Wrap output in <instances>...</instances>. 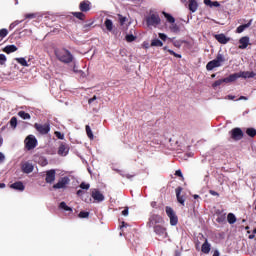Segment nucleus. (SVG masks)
I'll return each instance as SVG.
<instances>
[{
    "label": "nucleus",
    "mask_w": 256,
    "mask_h": 256,
    "mask_svg": "<svg viewBox=\"0 0 256 256\" xmlns=\"http://www.w3.org/2000/svg\"><path fill=\"white\" fill-rule=\"evenodd\" d=\"M55 55L62 63H71L73 61V54L67 49L55 50Z\"/></svg>",
    "instance_id": "1"
},
{
    "label": "nucleus",
    "mask_w": 256,
    "mask_h": 256,
    "mask_svg": "<svg viewBox=\"0 0 256 256\" xmlns=\"http://www.w3.org/2000/svg\"><path fill=\"white\" fill-rule=\"evenodd\" d=\"M225 61V56L221 53H218L214 60H211L207 63L206 69L207 71H213V69H217V67H222L223 62Z\"/></svg>",
    "instance_id": "2"
},
{
    "label": "nucleus",
    "mask_w": 256,
    "mask_h": 256,
    "mask_svg": "<svg viewBox=\"0 0 256 256\" xmlns=\"http://www.w3.org/2000/svg\"><path fill=\"white\" fill-rule=\"evenodd\" d=\"M146 23L148 27H157L158 25H161V18L157 12H150L146 17Z\"/></svg>",
    "instance_id": "3"
},
{
    "label": "nucleus",
    "mask_w": 256,
    "mask_h": 256,
    "mask_svg": "<svg viewBox=\"0 0 256 256\" xmlns=\"http://www.w3.org/2000/svg\"><path fill=\"white\" fill-rule=\"evenodd\" d=\"M165 211H166L167 217H169L170 219V225H172V227H175V225L179 223V218L177 217V214H175V211L173 210V208L169 206L166 207Z\"/></svg>",
    "instance_id": "4"
},
{
    "label": "nucleus",
    "mask_w": 256,
    "mask_h": 256,
    "mask_svg": "<svg viewBox=\"0 0 256 256\" xmlns=\"http://www.w3.org/2000/svg\"><path fill=\"white\" fill-rule=\"evenodd\" d=\"M24 143L27 151H31L37 147V138H35L33 135H29L24 140Z\"/></svg>",
    "instance_id": "5"
},
{
    "label": "nucleus",
    "mask_w": 256,
    "mask_h": 256,
    "mask_svg": "<svg viewBox=\"0 0 256 256\" xmlns=\"http://www.w3.org/2000/svg\"><path fill=\"white\" fill-rule=\"evenodd\" d=\"M154 233H156L157 237L160 239H167V229L161 225L154 226Z\"/></svg>",
    "instance_id": "6"
},
{
    "label": "nucleus",
    "mask_w": 256,
    "mask_h": 256,
    "mask_svg": "<svg viewBox=\"0 0 256 256\" xmlns=\"http://www.w3.org/2000/svg\"><path fill=\"white\" fill-rule=\"evenodd\" d=\"M35 129L40 133L41 135H47L51 131V126L49 124H34Z\"/></svg>",
    "instance_id": "7"
},
{
    "label": "nucleus",
    "mask_w": 256,
    "mask_h": 256,
    "mask_svg": "<svg viewBox=\"0 0 256 256\" xmlns=\"http://www.w3.org/2000/svg\"><path fill=\"white\" fill-rule=\"evenodd\" d=\"M230 136L234 141H241L243 139V130L241 128H234L230 131Z\"/></svg>",
    "instance_id": "8"
},
{
    "label": "nucleus",
    "mask_w": 256,
    "mask_h": 256,
    "mask_svg": "<svg viewBox=\"0 0 256 256\" xmlns=\"http://www.w3.org/2000/svg\"><path fill=\"white\" fill-rule=\"evenodd\" d=\"M157 223H163V217L153 214L150 216L147 225L148 227H154V225H157Z\"/></svg>",
    "instance_id": "9"
},
{
    "label": "nucleus",
    "mask_w": 256,
    "mask_h": 256,
    "mask_svg": "<svg viewBox=\"0 0 256 256\" xmlns=\"http://www.w3.org/2000/svg\"><path fill=\"white\" fill-rule=\"evenodd\" d=\"M69 181V177H63L53 185V189H65L69 185Z\"/></svg>",
    "instance_id": "10"
},
{
    "label": "nucleus",
    "mask_w": 256,
    "mask_h": 256,
    "mask_svg": "<svg viewBox=\"0 0 256 256\" xmlns=\"http://www.w3.org/2000/svg\"><path fill=\"white\" fill-rule=\"evenodd\" d=\"M91 196L96 203H102V201H105V196L97 189L92 190Z\"/></svg>",
    "instance_id": "11"
},
{
    "label": "nucleus",
    "mask_w": 256,
    "mask_h": 256,
    "mask_svg": "<svg viewBox=\"0 0 256 256\" xmlns=\"http://www.w3.org/2000/svg\"><path fill=\"white\" fill-rule=\"evenodd\" d=\"M250 39L248 36H244L239 39V46L240 49H247L249 47Z\"/></svg>",
    "instance_id": "12"
},
{
    "label": "nucleus",
    "mask_w": 256,
    "mask_h": 256,
    "mask_svg": "<svg viewBox=\"0 0 256 256\" xmlns=\"http://www.w3.org/2000/svg\"><path fill=\"white\" fill-rule=\"evenodd\" d=\"M69 154V146L65 144H61L58 148V155H61V157H67Z\"/></svg>",
    "instance_id": "13"
},
{
    "label": "nucleus",
    "mask_w": 256,
    "mask_h": 256,
    "mask_svg": "<svg viewBox=\"0 0 256 256\" xmlns=\"http://www.w3.org/2000/svg\"><path fill=\"white\" fill-rule=\"evenodd\" d=\"M188 9L191 13H195L199 9V4L197 0H188Z\"/></svg>",
    "instance_id": "14"
},
{
    "label": "nucleus",
    "mask_w": 256,
    "mask_h": 256,
    "mask_svg": "<svg viewBox=\"0 0 256 256\" xmlns=\"http://www.w3.org/2000/svg\"><path fill=\"white\" fill-rule=\"evenodd\" d=\"M33 169H35V167L33 166V164H31L30 162H25L23 165H22V171L23 173H33Z\"/></svg>",
    "instance_id": "15"
},
{
    "label": "nucleus",
    "mask_w": 256,
    "mask_h": 256,
    "mask_svg": "<svg viewBox=\"0 0 256 256\" xmlns=\"http://www.w3.org/2000/svg\"><path fill=\"white\" fill-rule=\"evenodd\" d=\"M46 183H53L55 181V170H48L46 172Z\"/></svg>",
    "instance_id": "16"
},
{
    "label": "nucleus",
    "mask_w": 256,
    "mask_h": 256,
    "mask_svg": "<svg viewBox=\"0 0 256 256\" xmlns=\"http://www.w3.org/2000/svg\"><path fill=\"white\" fill-rule=\"evenodd\" d=\"M215 39L218 41V43H221L222 45H227V43H229V38H227L225 34H217L215 35Z\"/></svg>",
    "instance_id": "17"
},
{
    "label": "nucleus",
    "mask_w": 256,
    "mask_h": 256,
    "mask_svg": "<svg viewBox=\"0 0 256 256\" xmlns=\"http://www.w3.org/2000/svg\"><path fill=\"white\" fill-rule=\"evenodd\" d=\"M104 26L106 27V30L109 33H113V29L115 28V25L113 24V20L106 18L104 21Z\"/></svg>",
    "instance_id": "18"
},
{
    "label": "nucleus",
    "mask_w": 256,
    "mask_h": 256,
    "mask_svg": "<svg viewBox=\"0 0 256 256\" xmlns=\"http://www.w3.org/2000/svg\"><path fill=\"white\" fill-rule=\"evenodd\" d=\"M10 188L15 191H25V185H23V182H15L10 185Z\"/></svg>",
    "instance_id": "19"
},
{
    "label": "nucleus",
    "mask_w": 256,
    "mask_h": 256,
    "mask_svg": "<svg viewBox=\"0 0 256 256\" xmlns=\"http://www.w3.org/2000/svg\"><path fill=\"white\" fill-rule=\"evenodd\" d=\"M181 191H183V188H181V187L176 188L177 201H178V203H180V205H185V198H183V196H181Z\"/></svg>",
    "instance_id": "20"
},
{
    "label": "nucleus",
    "mask_w": 256,
    "mask_h": 256,
    "mask_svg": "<svg viewBox=\"0 0 256 256\" xmlns=\"http://www.w3.org/2000/svg\"><path fill=\"white\" fill-rule=\"evenodd\" d=\"M238 75L240 78L242 77V79H253V77H255L254 72L249 71L239 72Z\"/></svg>",
    "instance_id": "21"
},
{
    "label": "nucleus",
    "mask_w": 256,
    "mask_h": 256,
    "mask_svg": "<svg viewBox=\"0 0 256 256\" xmlns=\"http://www.w3.org/2000/svg\"><path fill=\"white\" fill-rule=\"evenodd\" d=\"M252 24H253V20L251 19L247 24L240 25L236 29V33H243V31H245V29H249V27H251Z\"/></svg>",
    "instance_id": "22"
},
{
    "label": "nucleus",
    "mask_w": 256,
    "mask_h": 256,
    "mask_svg": "<svg viewBox=\"0 0 256 256\" xmlns=\"http://www.w3.org/2000/svg\"><path fill=\"white\" fill-rule=\"evenodd\" d=\"M239 73L231 74L229 77L224 78L225 83H233V81H237L239 79Z\"/></svg>",
    "instance_id": "23"
},
{
    "label": "nucleus",
    "mask_w": 256,
    "mask_h": 256,
    "mask_svg": "<svg viewBox=\"0 0 256 256\" xmlns=\"http://www.w3.org/2000/svg\"><path fill=\"white\" fill-rule=\"evenodd\" d=\"M201 251H202V253H206V254L211 251V244H209V241H207V239L202 244Z\"/></svg>",
    "instance_id": "24"
},
{
    "label": "nucleus",
    "mask_w": 256,
    "mask_h": 256,
    "mask_svg": "<svg viewBox=\"0 0 256 256\" xmlns=\"http://www.w3.org/2000/svg\"><path fill=\"white\" fill-rule=\"evenodd\" d=\"M15 51H17V46L15 45H8L4 48V53H15Z\"/></svg>",
    "instance_id": "25"
},
{
    "label": "nucleus",
    "mask_w": 256,
    "mask_h": 256,
    "mask_svg": "<svg viewBox=\"0 0 256 256\" xmlns=\"http://www.w3.org/2000/svg\"><path fill=\"white\" fill-rule=\"evenodd\" d=\"M89 5H90L89 1H83L80 4V11H84V12L89 11V9H91Z\"/></svg>",
    "instance_id": "26"
},
{
    "label": "nucleus",
    "mask_w": 256,
    "mask_h": 256,
    "mask_svg": "<svg viewBox=\"0 0 256 256\" xmlns=\"http://www.w3.org/2000/svg\"><path fill=\"white\" fill-rule=\"evenodd\" d=\"M227 220L230 225H233L234 223H236L237 217H235V214L229 213L227 216Z\"/></svg>",
    "instance_id": "27"
},
{
    "label": "nucleus",
    "mask_w": 256,
    "mask_h": 256,
    "mask_svg": "<svg viewBox=\"0 0 256 256\" xmlns=\"http://www.w3.org/2000/svg\"><path fill=\"white\" fill-rule=\"evenodd\" d=\"M151 47H163V42L159 39H153L151 42Z\"/></svg>",
    "instance_id": "28"
},
{
    "label": "nucleus",
    "mask_w": 256,
    "mask_h": 256,
    "mask_svg": "<svg viewBox=\"0 0 256 256\" xmlns=\"http://www.w3.org/2000/svg\"><path fill=\"white\" fill-rule=\"evenodd\" d=\"M16 61L19 65H22V67H29V63H27L25 58H16Z\"/></svg>",
    "instance_id": "29"
},
{
    "label": "nucleus",
    "mask_w": 256,
    "mask_h": 256,
    "mask_svg": "<svg viewBox=\"0 0 256 256\" xmlns=\"http://www.w3.org/2000/svg\"><path fill=\"white\" fill-rule=\"evenodd\" d=\"M86 133L89 139L93 140L95 136H93V131L91 130L90 125H86Z\"/></svg>",
    "instance_id": "30"
},
{
    "label": "nucleus",
    "mask_w": 256,
    "mask_h": 256,
    "mask_svg": "<svg viewBox=\"0 0 256 256\" xmlns=\"http://www.w3.org/2000/svg\"><path fill=\"white\" fill-rule=\"evenodd\" d=\"M18 115L21 117V119H31V115L25 111L18 112Z\"/></svg>",
    "instance_id": "31"
},
{
    "label": "nucleus",
    "mask_w": 256,
    "mask_h": 256,
    "mask_svg": "<svg viewBox=\"0 0 256 256\" xmlns=\"http://www.w3.org/2000/svg\"><path fill=\"white\" fill-rule=\"evenodd\" d=\"M59 208L63 209V211H70V212L73 211V209L71 207L67 206V203H65V202H61L59 205Z\"/></svg>",
    "instance_id": "32"
},
{
    "label": "nucleus",
    "mask_w": 256,
    "mask_h": 256,
    "mask_svg": "<svg viewBox=\"0 0 256 256\" xmlns=\"http://www.w3.org/2000/svg\"><path fill=\"white\" fill-rule=\"evenodd\" d=\"M246 135H247L248 137H255V135H256V129H255V128H248V129L246 130Z\"/></svg>",
    "instance_id": "33"
},
{
    "label": "nucleus",
    "mask_w": 256,
    "mask_h": 256,
    "mask_svg": "<svg viewBox=\"0 0 256 256\" xmlns=\"http://www.w3.org/2000/svg\"><path fill=\"white\" fill-rule=\"evenodd\" d=\"M164 17L167 19L168 23H175V18L167 12H163Z\"/></svg>",
    "instance_id": "34"
},
{
    "label": "nucleus",
    "mask_w": 256,
    "mask_h": 256,
    "mask_svg": "<svg viewBox=\"0 0 256 256\" xmlns=\"http://www.w3.org/2000/svg\"><path fill=\"white\" fill-rule=\"evenodd\" d=\"M170 31H172V33H179V26H177V24L171 23V25L169 26Z\"/></svg>",
    "instance_id": "35"
},
{
    "label": "nucleus",
    "mask_w": 256,
    "mask_h": 256,
    "mask_svg": "<svg viewBox=\"0 0 256 256\" xmlns=\"http://www.w3.org/2000/svg\"><path fill=\"white\" fill-rule=\"evenodd\" d=\"M223 83H225V78L224 79H219V80L215 81L212 84V87H213V89H216V87H219V86L223 85Z\"/></svg>",
    "instance_id": "36"
},
{
    "label": "nucleus",
    "mask_w": 256,
    "mask_h": 256,
    "mask_svg": "<svg viewBox=\"0 0 256 256\" xmlns=\"http://www.w3.org/2000/svg\"><path fill=\"white\" fill-rule=\"evenodd\" d=\"M9 35V30L3 28L0 30V39H5Z\"/></svg>",
    "instance_id": "37"
},
{
    "label": "nucleus",
    "mask_w": 256,
    "mask_h": 256,
    "mask_svg": "<svg viewBox=\"0 0 256 256\" xmlns=\"http://www.w3.org/2000/svg\"><path fill=\"white\" fill-rule=\"evenodd\" d=\"M10 125L13 129H16L17 128V117H12L10 119Z\"/></svg>",
    "instance_id": "38"
},
{
    "label": "nucleus",
    "mask_w": 256,
    "mask_h": 256,
    "mask_svg": "<svg viewBox=\"0 0 256 256\" xmlns=\"http://www.w3.org/2000/svg\"><path fill=\"white\" fill-rule=\"evenodd\" d=\"M118 19H119L120 25H125V23L127 22V17H124L121 14L118 15Z\"/></svg>",
    "instance_id": "39"
},
{
    "label": "nucleus",
    "mask_w": 256,
    "mask_h": 256,
    "mask_svg": "<svg viewBox=\"0 0 256 256\" xmlns=\"http://www.w3.org/2000/svg\"><path fill=\"white\" fill-rule=\"evenodd\" d=\"M135 39H137V37H135L133 34L126 35V41L128 43H132V41H135Z\"/></svg>",
    "instance_id": "40"
},
{
    "label": "nucleus",
    "mask_w": 256,
    "mask_h": 256,
    "mask_svg": "<svg viewBox=\"0 0 256 256\" xmlns=\"http://www.w3.org/2000/svg\"><path fill=\"white\" fill-rule=\"evenodd\" d=\"M73 15L80 20H83L85 18V14H83L82 12H74Z\"/></svg>",
    "instance_id": "41"
},
{
    "label": "nucleus",
    "mask_w": 256,
    "mask_h": 256,
    "mask_svg": "<svg viewBox=\"0 0 256 256\" xmlns=\"http://www.w3.org/2000/svg\"><path fill=\"white\" fill-rule=\"evenodd\" d=\"M78 217H80V219H87V217H89V212H80Z\"/></svg>",
    "instance_id": "42"
},
{
    "label": "nucleus",
    "mask_w": 256,
    "mask_h": 256,
    "mask_svg": "<svg viewBox=\"0 0 256 256\" xmlns=\"http://www.w3.org/2000/svg\"><path fill=\"white\" fill-rule=\"evenodd\" d=\"M7 57L4 54H0V65H5Z\"/></svg>",
    "instance_id": "43"
},
{
    "label": "nucleus",
    "mask_w": 256,
    "mask_h": 256,
    "mask_svg": "<svg viewBox=\"0 0 256 256\" xmlns=\"http://www.w3.org/2000/svg\"><path fill=\"white\" fill-rule=\"evenodd\" d=\"M55 136L57 137V139H61V140L65 139V135L59 131L55 132Z\"/></svg>",
    "instance_id": "44"
},
{
    "label": "nucleus",
    "mask_w": 256,
    "mask_h": 256,
    "mask_svg": "<svg viewBox=\"0 0 256 256\" xmlns=\"http://www.w3.org/2000/svg\"><path fill=\"white\" fill-rule=\"evenodd\" d=\"M168 53H170V55H173L174 57H177L178 59H181V54H177L171 49H168Z\"/></svg>",
    "instance_id": "45"
},
{
    "label": "nucleus",
    "mask_w": 256,
    "mask_h": 256,
    "mask_svg": "<svg viewBox=\"0 0 256 256\" xmlns=\"http://www.w3.org/2000/svg\"><path fill=\"white\" fill-rule=\"evenodd\" d=\"M158 37L162 40V41H167V36L165 33H159L158 34Z\"/></svg>",
    "instance_id": "46"
},
{
    "label": "nucleus",
    "mask_w": 256,
    "mask_h": 256,
    "mask_svg": "<svg viewBox=\"0 0 256 256\" xmlns=\"http://www.w3.org/2000/svg\"><path fill=\"white\" fill-rule=\"evenodd\" d=\"M80 187H81L82 189L88 190L89 187H91V185H89V184H87V183H85V182H82V183L80 184Z\"/></svg>",
    "instance_id": "47"
},
{
    "label": "nucleus",
    "mask_w": 256,
    "mask_h": 256,
    "mask_svg": "<svg viewBox=\"0 0 256 256\" xmlns=\"http://www.w3.org/2000/svg\"><path fill=\"white\" fill-rule=\"evenodd\" d=\"M220 6H221V4H219L218 1H214V2H212V4H210V7H220Z\"/></svg>",
    "instance_id": "48"
},
{
    "label": "nucleus",
    "mask_w": 256,
    "mask_h": 256,
    "mask_svg": "<svg viewBox=\"0 0 256 256\" xmlns=\"http://www.w3.org/2000/svg\"><path fill=\"white\" fill-rule=\"evenodd\" d=\"M122 215H124V217H127V215H129V208H126L122 211Z\"/></svg>",
    "instance_id": "49"
},
{
    "label": "nucleus",
    "mask_w": 256,
    "mask_h": 256,
    "mask_svg": "<svg viewBox=\"0 0 256 256\" xmlns=\"http://www.w3.org/2000/svg\"><path fill=\"white\" fill-rule=\"evenodd\" d=\"M94 101H97V96H93L88 100L89 105H91V103H93Z\"/></svg>",
    "instance_id": "50"
},
{
    "label": "nucleus",
    "mask_w": 256,
    "mask_h": 256,
    "mask_svg": "<svg viewBox=\"0 0 256 256\" xmlns=\"http://www.w3.org/2000/svg\"><path fill=\"white\" fill-rule=\"evenodd\" d=\"M212 3H213V1H211V0H204V5H207L208 7H211Z\"/></svg>",
    "instance_id": "51"
},
{
    "label": "nucleus",
    "mask_w": 256,
    "mask_h": 256,
    "mask_svg": "<svg viewBox=\"0 0 256 256\" xmlns=\"http://www.w3.org/2000/svg\"><path fill=\"white\" fill-rule=\"evenodd\" d=\"M73 71L74 73H80L81 75H83V71L77 69V66H74Z\"/></svg>",
    "instance_id": "52"
},
{
    "label": "nucleus",
    "mask_w": 256,
    "mask_h": 256,
    "mask_svg": "<svg viewBox=\"0 0 256 256\" xmlns=\"http://www.w3.org/2000/svg\"><path fill=\"white\" fill-rule=\"evenodd\" d=\"M17 25H19V23H17V22L11 23L9 26V29H15V27H17Z\"/></svg>",
    "instance_id": "53"
},
{
    "label": "nucleus",
    "mask_w": 256,
    "mask_h": 256,
    "mask_svg": "<svg viewBox=\"0 0 256 256\" xmlns=\"http://www.w3.org/2000/svg\"><path fill=\"white\" fill-rule=\"evenodd\" d=\"M3 161H5V154L0 152V163H3Z\"/></svg>",
    "instance_id": "54"
},
{
    "label": "nucleus",
    "mask_w": 256,
    "mask_h": 256,
    "mask_svg": "<svg viewBox=\"0 0 256 256\" xmlns=\"http://www.w3.org/2000/svg\"><path fill=\"white\" fill-rule=\"evenodd\" d=\"M175 175H177V177H183V172H181V170H177Z\"/></svg>",
    "instance_id": "55"
},
{
    "label": "nucleus",
    "mask_w": 256,
    "mask_h": 256,
    "mask_svg": "<svg viewBox=\"0 0 256 256\" xmlns=\"http://www.w3.org/2000/svg\"><path fill=\"white\" fill-rule=\"evenodd\" d=\"M35 17V14H27L26 19H33Z\"/></svg>",
    "instance_id": "56"
},
{
    "label": "nucleus",
    "mask_w": 256,
    "mask_h": 256,
    "mask_svg": "<svg viewBox=\"0 0 256 256\" xmlns=\"http://www.w3.org/2000/svg\"><path fill=\"white\" fill-rule=\"evenodd\" d=\"M226 99H230L231 101H233V99H235V96L228 95Z\"/></svg>",
    "instance_id": "57"
},
{
    "label": "nucleus",
    "mask_w": 256,
    "mask_h": 256,
    "mask_svg": "<svg viewBox=\"0 0 256 256\" xmlns=\"http://www.w3.org/2000/svg\"><path fill=\"white\" fill-rule=\"evenodd\" d=\"M247 99H248V98L245 97V96H241V97L239 98L240 101H242V100L247 101Z\"/></svg>",
    "instance_id": "58"
},
{
    "label": "nucleus",
    "mask_w": 256,
    "mask_h": 256,
    "mask_svg": "<svg viewBox=\"0 0 256 256\" xmlns=\"http://www.w3.org/2000/svg\"><path fill=\"white\" fill-rule=\"evenodd\" d=\"M2 145H3V136L0 135V147H2Z\"/></svg>",
    "instance_id": "59"
},
{
    "label": "nucleus",
    "mask_w": 256,
    "mask_h": 256,
    "mask_svg": "<svg viewBox=\"0 0 256 256\" xmlns=\"http://www.w3.org/2000/svg\"><path fill=\"white\" fill-rule=\"evenodd\" d=\"M210 194H211V195H219L217 192H215V191H213V190L210 191Z\"/></svg>",
    "instance_id": "60"
},
{
    "label": "nucleus",
    "mask_w": 256,
    "mask_h": 256,
    "mask_svg": "<svg viewBox=\"0 0 256 256\" xmlns=\"http://www.w3.org/2000/svg\"><path fill=\"white\" fill-rule=\"evenodd\" d=\"M0 189H5V183H0Z\"/></svg>",
    "instance_id": "61"
},
{
    "label": "nucleus",
    "mask_w": 256,
    "mask_h": 256,
    "mask_svg": "<svg viewBox=\"0 0 256 256\" xmlns=\"http://www.w3.org/2000/svg\"><path fill=\"white\" fill-rule=\"evenodd\" d=\"M219 255H220V254H219V251H217V250H216V251L214 252V254H213V256H219Z\"/></svg>",
    "instance_id": "62"
},
{
    "label": "nucleus",
    "mask_w": 256,
    "mask_h": 256,
    "mask_svg": "<svg viewBox=\"0 0 256 256\" xmlns=\"http://www.w3.org/2000/svg\"><path fill=\"white\" fill-rule=\"evenodd\" d=\"M83 194V190H78L77 191V195H82Z\"/></svg>",
    "instance_id": "63"
},
{
    "label": "nucleus",
    "mask_w": 256,
    "mask_h": 256,
    "mask_svg": "<svg viewBox=\"0 0 256 256\" xmlns=\"http://www.w3.org/2000/svg\"><path fill=\"white\" fill-rule=\"evenodd\" d=\"M151 205L152 207H157V202H152Z\"/></svg>",
    "instance_id": "64"
}]
</instances>
